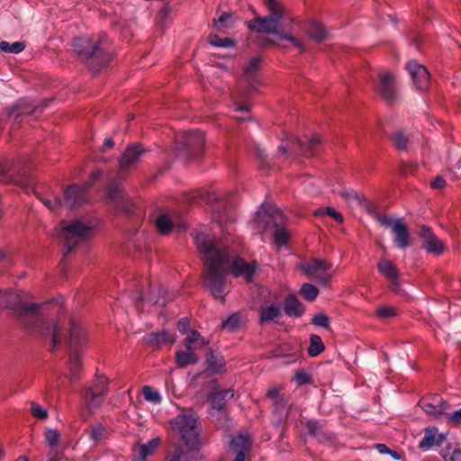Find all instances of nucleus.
<instances>
[{
  "label": "nucleus",
  "mask_w": 461,
  "mask_h": 461,
  "mask_svg": "<svg viewBox=\"0 0 461 461\" xmlns=\"http://www.w3.org/2000/svg\"><path fill=\"white\" fill-rule=\"evenodd\" d=\"M23 292L5 291L0 294V306L9 309L28 332L42 338L50 337V350L59 344L58 325L50 323L41 312L43 304L29 303Z\"/></svg>",
  "instance_id": "1"
},
{
  "label": "nucleus",
  "mask_w": 461,
  "mask_h": 461,
  "mask_svg": "<svg viewBox=\"0 0 461 461\" xmlns=\"http://www.w3.org/2000/svg\"><path fill=\"white\" fill-rule=\"evenodd\" d=\"M197 250L203 254L207 266L204 272V286L217 300H224L226 289V266L230 263V249L219 248L213 240L202 232L192 233Z\"/></svg>",
  "instance_id": "2"
},
{
  "label": "nucleus",
  "mask_w": 461,
  "mask_h": 461,
  "mask_svg": "<svg viewBox=\"0 0 461 461\" xmlns=\"http://www.w3.org/2000/svg\"><path fill=\"white\" fill-rule=\"evenodd\" d=\"M181 442L168 446L164 461H201V423L194 413H179L169 422Z\"/></svg>",
  "instance_id": "3"
},
{
  "label": "nucleus",
  "mask_w": 461,
  "mask_h": 461,
  "mask_svg": "<svg viewBox=\"0 0 461 461\" xmlns=\"http://www.w3.org/2000/svg\"><path fill=\"white\" fill-rule=\"evenodd\" d=\"M72 46L77 56L94 74L106 68L113 54L108 49V41L104 35L82 36L73 40Z\"/></svg>",
  "instance_id": "4"
},
{
  "label": "nucleus",
  "mask_w": 461,
  "mask_h": 461,
  "mask_svg": "<svg viewBox=\"0 0 461 461\" xmlns=\"http://www.w3.org/2000/svg\"><path fill=\"white\" fill-rule=\"evenodd\" d=\"M203 200L210 206L212 219L221 226L235 221L233 204L223 191H209L203 194Z\"/></svg>",
  "instance_id": "5"
},
{
  "label": "nucleus",
  "mask_w": 461,
  "mask_h": 461,
  "mask_svg": "<svg viewBox=\"0 0 461 461\" xmlns=\"http://www.w3.org/2000/svg\"><path fill=\"white\" fill-rule=\"evenodd\" d=\"M257 221L263 224L265 230L274 229L273 240L279 247L286 246L289 239L287 230L283 227L285 217L283 212L272 207L267 210L261 205V210L257 212Z\"/></svg>",
  "instance_id": "6"
},
{
  "label": "nucleus",
  "mask_w": 461,
  "mask_h": 461,
  "mask_svg": "<svg viewBox=\"0 0 461 461\" xmlns=\"http://www.w3.org/2000/svg\"><path fill=\"white\" fill-rule=\"evenodd\" d=\"M86 338V332L80 322L71 318L69 320V330L68 343L70 348L69 355V372L71 379L76 380L79 377L81 370V359L79 348L82 347Z\"/></svg>",
  "instance_id": "7"
},
{
  "label": "nucleus",
  "mask_w": 461,
  "mask_h": 461,
  "mask_svg": "<svg viewBox=\"0 0 461 461\" xmlns=\"http://www.w3.org/2000/svg\"><path fill=\"white\" fill-rule=\"evenodd\" d=\"M212 384L213 386L208 393V401L210 402L211 409L215 411V412H212L211 414L216 421L217 427L223 428L228 426V421L230 420V415L226 409V400L234 397V390L231 388L224 390L220 389L216 380H212Z\"/></svg>",
  "instance_id": "8"
},
{
  "label": "nucleus",
  "mask_w": 461,
  "mask_h": 461,
  "mask_svg": "<svg viewBox=\"0 0 461 461\" xmlns=\"http://www.w3.org/2000/svg\"><path fill=\"white\" fill-rule=\"evenodd\" d=\"M282 21V19L268 14L264 17H256L250 20L248 23V27L250 31L258 33L276 34L279 39L290 41L295 48H297L301 51H303L304 47L301 41L292 36L291 34L284 33L280 30Z\"/></svg>",
  "instance_id": "9"
},
{
  "label": "nucleus",
  "mask_w": 461,
  "mask_h": 461,
  "mask_svg": "<svg viewBox=\"0 0 461 461\" xmlns=\"http://www.w3.org/2000/svg\"><path fill=\"white\" fill-rule=\"evenodd\" d=\"M204 145V135L199 130L185 131L176 138V149L179 155L187 159H197L201 157Z\"/></svg>",
  "instance_id": "10"
},
{
  "label": "nucleus",
  "mask_w": 461,
  "mask_h": 461,
  "mask_svg": "<svg viewBox=\"0 0 461 461\" xmlns=\"http://www.w3.org/2000/svg\"><path fill=\"white\" fill-rule=\"evenodd\" d=\"M0 176L6 178L7 182L20 185L27 193L34 190L35 181L25 165L11 167L0 162Z\"/></svg>",
  "instance_id": "11"
},
{
  "label": "nucleus",
  "mask_w": 461,
  "mask_h": 461,
  "mask_svg": "<svg viewBox=\"0 0 461 461\" xmlns=\"http://www.w3.org/2000/svg\"><path fill=\"white\" fill-rule=\"evenodd\" d=\"M108 393V379L104 375H95L91 386L82 392L86 408L91 411L97 410L104 402Z\"/></svg>",
  "instance_id": "12"
},
{
  "label": "nucleus",
  "mask_w": 461,
  "mask_h": 461,
  "mask_svg": "<svg viewBox=\"0 0 461 461\" xmlns=\"http://www.w3.org/2000/svg\"><path fill=\"white\" fill-rule=\"evenodd\" d=\"M91 230L92 227L90 225L79 220L64 225L62 227V237L67 250L63 253V257H67L81 240L86 238Z\"/></svg>",
  "instance_id": "13"
},
{
  "label": "nucleus",
  "mask_w": 461,
  "mask_h": 461,
  "mask_svg": "<svg viewBox=\"0 0 461 461\" xmlns=\"http://www.w3.org/2000/svg\"><path fill=\"white\" fill-rule=\"evenodd\" d=\"M50 102L51 100L50 99L35 101L29 98H21L16 102L15 104L7 109L6 113L9 119L15 121L23 115H31L43 113Z\"/></svg>",
  "instance_id": "14"
},
{
  "label": "nucleus",
  "mask_w": 461,
  "mask_h": 461,
  "mask_svg": "<svg viewBox=\"0 0 461 461\" xmlns=\"http://www.w3.org/2000/svg\"><path fill=\"white\" fill-rule=\"evenodd\" d=\"M331 265L325 259L313 258L303 265V272L318 284L327 286L330 284Z\"/></svg>",
  "instance_id": "15"
},
{
  "label": "nucleus",
  "mask_w": 461,
  "mask_h": 461,
  "mask_svg": "<svg viewBox=\"0 0 461 461\" xmlns=\"http://www.w3.org/2000/svg\"><path fill=\"white\" fill-rule=\"evenodd\" d=\"M258 267L256 260L247 262L241 257H234L232 258L230 254V263L225 267L227 273L231 274L236 278H243L247 283H252L254 281L255 273Z\"/></svg>",
  "instance_id": "16"
},
{
  "label": "nucleus",
  "mask_w": 461,
  "mask_h": 461,
  "mask_svg": "<svg viewBox=\"0 0 461 461\" xmlns=\"http://www.w3.org/2000/svg\"><path fill=\"white\" fill-rule=\"evenodd\" d=\"M106 196L115 211L124 213L131 212L133 204L120 185L111 183L106 189Z\"/></svg>",
  "instance_id": "17"
},
{
  "label": "nucleus",
  "mask_w": 461,
  "mask_h": 461,
  "mask_svg": "<svg viewBox=\"0 0 461 461\" xmlns=\"http://www.w3.org/2000/svg\"><path fill=\"white\" fill-rule=\"evenodd\" d=\"M419 406L429 415L439 418L450 408L448 402L445 401L439 394H429L422 397Z\"/></svg>",
  "instance_id": "18"
},
{
  "label": "nucleus",
  "mask_w": 461,
  "mask_h": 461,
  "mask_svg": "<svg viewBox=\"0 0 461 461\" xmlns=\"http://www.w3.org/2000/svg\"><path fill=\"white\" fill-rule=\"evenodd\" d=\"M320 144L321 139L315 134L311 138L304 137L303 139L293 140L289 147V151L294 155L310 158L317 153Z\"/></svg>",
  "instance_id": "19"
},
{
  "label": "nucleus",
  "mask_w": 461,
  "mask_h": 461,
  "mask_svg": "<svg viewBox=\"0 0 461 461\" xmlns=\"http://www.w3.org/2000/svg\"><path fill=\"white\" fill-rule=\"evenodd\" d=\"M375 90L384 102L389 104H393L397 99V86L394 76L389 72L382 74L375 86Z\"/></svg>",
  "instance_id": "20"
},
{
  "label": "nucleus",
  "mask_w": 461,
  "mask_h": 461,
  "mask_svg": "<svg viewBox=\"0 0 461 461\" xmlns=\"http://www.w3.org/2000/svg\"><path fill=\"white\" fill-rule=\"evenodd\" d=\"M344 196L347 198H352L358 202L359 205L363 207L366 212L372 216L377 222L380 223L383 227H389L391 225V218L387 215H382L378 210L377 206L367 200L366 197L358 194L357 192L351 190L349 192L344 193Z\"/></svg>",
  "instance_id": "21"
},
{
  "label": "nucleus",
  "mask_w": 461,
  "mask_h": 461,
  "mask_svg": "<svg viewBox=\"0 0 461 461\" xmlns=\"http://www.w3.org/2000/svg\"><path fill=\"white\" fill-rule=\"evenodd\" d=\"M413 84L417 90L423 92L427 90L429 84V73L426 67L415 60L409 61L406 65Z\"/></svg>",
  "instance_id": "22"
},
{
  "label": "nucleus",
  "mask_w": 461,
  "mask_h": 461,
  "mask_svg": "<svg viewBox=\"0 0 461 461\" xmlns=\"http://www.w3.org/2000/svg\"><path fill=\"white\" fill-rule=\"evenodd\" d=\"M146 153L145 149L140 143L129 145L119 159V169L124 172L134 167L142 155Z\"/></svg>",
  "instance_id": "23"
},
{
  "label": "nucleus",
  "mask_w": 461,
  "mask_h": 461,
  "mask_svg": "<svg viewBox=\"0 0 461 461\" xmlns=\"http://www.w3.org/2000/svg\"><path fill=\"white\" fill-rule=\"evenodd\" d=\"M420 236L422 239L421 247L426 249L427 252L438 256L445 251V245L435 236L429 227L422 225Z\"/></svg>",
  "instance_id": "24"
},
{
  "label": "nucleus",
  "mask_w": 461,
  "mask_h": 461,
  "mask_svg": "<svg viewBox=\"0 0 461 461\" xmlns=\"http://www.w3.org/2000/svg\"><path fill=\"white\" fill-rule=\"evenodd\" d=\"M388 228L392 229V231L394 236V245L401 249H407L410 245L411 234L410 231L404 222H402V219H398L393 221L391 218V225Z\"/></svg>",
  "instance_id": "25"
},
{
  "label": "nucleus",
  "mask_w": 461,
  "mask_h": 461,
  "mask_svg": "<svg viewBox=\"0 0 461 461\" xmlns=\"http://www.w3.org/2000/svg\"><path fill=\"white\" fill-rule=\"evenodd\" d=\"M91 184L87 182L85 185H71L64 191L63 203L66 206L73 207L82 203L86 199V193Z\"/></svg>",
  "instance_id": "26"
},
{
  "label": "nucleus",
  "mask_w": 461,
  "mask_h": 461,
  "mask_svg": "<svg viewBox=\"0 0 461 461\" xmlns=\"http://www.w3.org/2000/svg\"><path fill=\"white\" fill-rule=\"evenodd\" d=\"M206 370L211 375H221L226 373V361L221 352L208 348L205 353Z\"/></svg>",
  "instance_id": "27"
},
{
  "label": "nucleus",
  "mask_w": 461,
  "mask_h": 461,
  "mask_svg": "<svg viewBox=\"0 0 461 461\" xmlns=\"http://www.w3.org/2000/svg\"><path fill=\"white\" fill-rule=\"evenodd\" d=\"M261 62L260 57H254L243 68V76L249 87V95L255 92L259 85L258 69Z\"/></svg>",
  "instance_id": "28"
},
{
  "label": "nucleus",
  "mask_w": 461,
  "mask_h": 461,
  "mask_svg": "<svg viewBox=\"0 0 461 461\" xmlns=\"http://www.w3.org/2000/svg\"><path fill=\"white\" fill-rule=\"evenodd\" d=\"M447 439L444 433H438L437 427H427L424 429V437L419 443V448L427 451L433 447H439Z\"/></svg>",
  "instance_id": "29"
},
{
  "label": "nucleus",
  "mask_w": 461,
  "mask_h": 461,
  "mask_svg": "<svg viewBox=\"0 0 461 461\" xmlns=\"http://www.w3.org/2000/svg\"><path fill=\"white\" fill-rule=\"evenodd\" d=\"M302 423L307 429V434L317 438L320 442H330L333 440V434L327 430L320 420L312 419Z\"/></svg>",
  "instance_id": "30"
},
{
  "label": "nucleus",
  "mask_w": 461,
  "mask_h": 461,
  "mask_svg": "<svg viewBox=\"0 0 461 461\" xmlns=\"http://www.w3.org/2000/svg\"><path fill=\"white\" fill-rule=\"evenodd\" d=\"M282 317L281 306L277 303H272L260 307L258 316L259 324L278 323L277 319Z\"/></svg>",
  "instance_id": "31"
},
{
  "label": "nucleus",
  "mask_w": 461,
  "mask_h": 461,
  "mask_svg": "<svg viewBox=\"0 0 461 461\" xmlns=\"http://www.w3.org/2000/svg\"><path fill=\"white\" fill-rule=\"evenodd\" d=\"M283 309L285 314L292 318H301L305 312V306L294 294L285 297Z\"/></svg>",
  "instance_id": "32"
},
{
  "label": "nucleus",
  "mask_w": 461,
  "mask_h": 461,
  "mask_svg": "<svg viewBox=\"0 0 461 461\" xmlns=\"http://www.w3.org/2000/svg\"><path fill=\"white\" fill-rule=\"evenodd\" d=\"M145 343L153 348H158L164 345H173L176 341L175 336L163 330L159 332H150L144 337Z\"/></svg>",
  "instance_id": "33"
},
{
  "label": "nucleus",
  "mask_w": 461,
  "mask_h": 461,
  "mask_svg": "<svg viewBox=\"0 0 461 461\" xmlns=\"http://www.w3.org/2000/svg\"><path fill=\"white\" fill-rule=\"evenodd\" d=\"M286 406L287 402L285 398L272 402V424L277 429L282 427L286 421Z\"/></svg>",
  "instance_id": "34"
},
{
  "label": "nucleus",
  "mask_w": 461,
  "mask_h": 461,
  "mask_svg": "<svg viewBox=\"0 0 461 461\" xmlns=\"http://www.w3.org/2000/svg\"><path fill=\"white\" fill-rule=\"evenodd\" d=\"M175 362L177 368H185L188 366H194L200 360L198 355L185 348V350H177L176 352Z\"/></svg>",
  "instance_id": "35"
},
{
  "label": "nucleus",
  "mask_w": 461,
  "mask_h": 461,
  "mask_svg": "<svg viewBox=\"0 0 461 461\" xmlns=\"http://www.w3.org/2000/svg\"><path fill=\"white\" fill-rule=\"evenodd\" d=\"M232 450L236 451V456L233 461H245V452L250 447L249 438L243 435H239L230 441Z\"/></svg>",
  "instance_id": "36"
},
{
  "label": "nucleus",
  "mask_w": 461,
  "mask_h": 461,
  "mask_svg": "<svg viewBox=\"0 0 461 461\" xmlns=\"http://www.w3.org/2000/svg\"><path fill=\"white\" fill-rule=\"evenodd\" d=\"M208 342L195 330H191L189 334L184 339V345L186 349L195 353L196 350L202 349Z\"/></svg>",
  "instance_id": "37"
},
{
  "label": "nucleus",
  "mask_w": 461,
  "mask_h": 461,
  "mask_svg": "<svg viewBox=\"0 0 461 461\" xmlns=\"http://www.w3.org/2000/svg\"><path fill=\"white\" fill-rule=\"evenodd\" d=\"M393 145L400 151H407L411 145V139L409 134H406L401 130H397L388 135Z\"/></svg>",
  "instance_id": "38"
},
{
  "label": "nucleus",
  "mask_w": 461,
  "mask_h": 461,
  "mask_svg": "<svg viewBox=\"0 0 461 461\" xmlns=\"http://www.w3.org/2000/svg\"><path fill=\"white\" fill-rule=\"evenodd\" d=\"M377 269L382 276H384L391 282L395 283V279H399V270L389 259L383 258L380 262H378Z\"/></svg>",
  "instance_id": "39"
},
{
  "label": "nucleus",
  "mask_w": 461,
  "mask_h": 461,
  "mask_svg": "<svg viewBox=\"0 0 461 461\" xmlns=\"http://www.w3.org/2000/svg\"><path fill=\"white\" fill-rule=\"evenodd\" d=\"M86 431L95 445L103 443L110 436L108 429L101 423L90 426Z\"/></svg>",
  "instance_id": "40"
},
{
  "label": "nucleus",
  "mask_w": 461,
  "mask_h": 461,
  "mask_svg": "<svg viewBox=\"0 0 461 461\" xmlns=\"http://www.w3.org/2000/svg\"><path fill=\"white\" fill-rule=\"evenodd\" d=\"M307 34L310 39L316 42H321L328 38L326 28L316 21L309 23L307 27Z\"/></svg>",
  "instance_id": "41"
},
{
  "label": "nucleus",
  "mask_w": 461,
  "mask_h": 461,
  "mask_svg": "<svg viewBox=\"0 0 461 461\" xmlns=\"http://www.w3.org/2000/svg\"><path fill=\"white\" fill-rule=\"evenodd\" d=\"M161 440L159 438H154L139 447V456L135 461H146L149 456H152L155 450L159 447Z\"/></svg>",
  "instance_id": "42"
},
{
  "label": "nucleus",
  "mask_w": 461,
  "mask_h": 461,
  "mask_svg": "<svg viewBox=\"0 0 461 461\" xmlns=\"http://www.w3.org/2000/svg\"><path fill=\"white\" fill-rule=\"evenodd\" d=\"M325 349V346L319 335L312 334L310 337V346L307 349L310 357H317Z\"/></svg>",
  "instance_id": "43"
},
{
  "label": "nucleus",
  "mask_w": 461,
  "mask_h": 461,
  "mask_svg": "<svg viewBox=\"0 0 461 461\" xmlns=\"http://www.w3.org/2000/svg\"><path fill=\"white\" fill-rule=\"evenodd\" d=\"M156 227L160 234L167 235L173 229V221L167 214H160L156 220Z\"/></svg>",
  "instance_id": "44"
},
{
  "label": "nucleus",
  "mask_w": 461,
  "mask_h": 461,
  "mask_svg": "<svg viewBox=\"0 0 461 461\" xmlns=\"http://www.w3.org/2000/svg\"><path fill=\"white\" fill-rule=\"evenodd\" d=\"M26 44L24 41H15L9 43L8 41H2L0 42V51L6 53L18 54L24 50Z\"/></svg>",
  "instance_id": "45"
},
{
  "label": "nucleus",
  "mask_w": 461,
  "mask_h": 461,
  "mask_svg": "<svg viewBox=\"0 0 461 461\" xmlns=\"http://www.w3.org/2000/svg\"><path fill=\"white\" fill-rule=\"evenodd\" d=\"M319 293L318 287L310 283H304L300 289V294L309 302L315 301Z\"/></svg>",
  "instance_id": "46"
},
{
  "label": "nucleus",
  "mask_w": 461,
  "mask_h": 461,
  "mask_svg": "<svg viewBox=\"0 0 461 461\" xmlns=\"http://www.w3.org/2000/svg\"><path fill=\"white\" fill-rule=\"evenodd\" d=\"M265 5L269 11V14L279 19H284L285 9L279 0H265Z\"/></svg>",
  "instance_id": "47"
},
{
  "label": "nucleus",
  "mask_w": 461,
  "mask_h": 461,
  "mask_svg": "<svg viewBox=\"0 0 461 461\" xmlns=\"http://www.w3.org/2000/svg\"><path fill=\"white\" fill-rule=\"evenodd\" d=\"M208 41L211 45L219 48H230L234 47L235 41L231 38H221L218 34H210L208 37Z\"/></svg>",
  "instance_id": "48"
},
{
  "label": "nucleus",
  "mask_w": 461,
  "mask_h": 461,
  "mask_svg": "<svg viewBox=\"0 0 461 461\" xmlns=\"http://www.w3.org/2000/svg\"><path fill=\"white\" fill-rule=\"evenodd\" d=\"M445 461H461V448H453L449 444L441 451Z\"/></svg>",
  "instance_id": "49"
},
{
  "label": "nucleus",
  "mask_w": 461,
  "mask_h": 461,
  "mask_svg": "<svg viewBox=\"0 0 461 461\" xmlns=\"http://www.w3.org/2000/svg\"><path fill=\"white\" fill-rule=\"evenodd\" d=\"M232 16L230 13H222L218 19L213 20V27L217 31H222L231 26Z\"/></svg>",
  "instance_id": "50"
},
{
  "label": "nucleus",
  "mask_w": 461,
  "mask_h": 461,
  "mask_svg": "<svg viewBox=\"0 0 461 461\" xmlns=\"http://www.w3.org/2000/svg\"><path fill=\"white\" fill-rule=\"evenodd\" d=\"M312 324L322 329L329 330L330 328V319L325 313H317L312 317Z\"/></svg>",
  "instance_id": "51"
},
{
  "label": "nucleus",
  "mask_w": 461,
  "mask_h": 461,
  "mask_svg": "<svg viewBox=\"0 0 461 461\" xmlns=\"http://www.w3.org/2000/svg\"><path fill=\"white\" fill-rule=\"evenodd\" d=\"M31 406V413L32 415L41 420H46L49 417L48 411L41 407L39 403L35 402H30Z\"/></svg>",
  "instance_id": "52"
},
{
  "label": "nucleus",
  "mask_w": 461,
  "mask_h": 461,
  "mask_svg": "<svg viewBox=\"0 0 461 461\" xmlns=\"http://www.w3.org/2000/svg\"><path fill=\"white\" fill-rule=\"evenodd\" d=\"M142 393L144 399L153 403H159L161 402V396L158 392L153 390L150 386L145 385L142 388Z\"/></svg>",
  "instance_id": "53"
},
{
  "label": "nucleus",
  "mask_w": 461,
  "mask_h": 461,
  "mask_svg": "<svg viewBox=\"0 0 461 461\" xmlns=\"http://www.w3.org/2000/svg\"><path fill=\"white\" fill-rule=\"evenodd\" d=\"M60 439V433L55 429H48L45 431V440L48 445L54 448L58 446Z\"/></svg>",
  "instance_id": "54"
},
{
  "label": "nucleus",
  "mask_w": 461,
  "mask_h": 461,
  "mask_svg": "<svg viewBox=\"0 0 461 461\" xmlns=\"http://www.w3.org/2000/svg\"><path fill=\"white\" fill-rule=\"evenodd\" d=\"M240 320L238 314H231L221 322V328L229 331H234L239 328Z\"/></svg>",
  "instance_id": "55"
},
{
  "label": "nucleus",
  "mask_w": 461,
  "mask_h": 461,
  "mask_svg": "<svg viewBox=\"0 0 461 461\" xmlns=\"http://www.w3.org/2000/svg\"><path fill=\"white\" fill-rule=\"evenodd\" d=\"M322 214H327V215L330 216L332 219H334L335 221H337L339 223L343 222L342 214L340 212H337L332 207H326L323 209L321 208L315 212V215H322Z\"/></svg>",
  "instance_id": "56"
},
{
  "label": "nucleus",
  "mask_w": 461,
  "mask_h": 461,
  "mask_svg": "<svg viewBox=\"0 0 461 461\" xmlns=\"http://www.w3.org/2000/svg\"><path fill=\"white\" fill-rule=\"evenodd\" d=\"M294 380L299 386L310 384L312 383V375L304 370H299L295 372Z\"/></svg>",
  "instance_id": "57"
},
{
  "label": "nucleus",
  "mask_w": 461,
  "mask_h": 461,
  "mask_svg": "<svg viewBox=\"0 0 461 461\" xmlns=\"http://www.w3.org/2000/svg\"><path fill=\"white\" fill-rule=\"evenodd\" d=\"M376 315L381 319H391L396 316V312L391 306H383L376 310Z\"/></svg>",
  "instance_id": "58"
},
{
  "label": "nucleus",
  "mask_w": 461,
  "mask_h": 461,
  "mask_svg": "<svg viewBox=\"0 0 461 461\" xmlns=\"http://www.w3.org/2000/svg\"><path fill=\"white\" fill-rule=\"evenodd\" d=\"M172 12V7L167 3L166 4L158 13V19L159 20V23L161 27H164V24L168 18L170 13Z\"/></svg>",
  "instance_id": "59"
},
{
  "label": "nucleus",
  "mask_w": 461,
  "mask_h": 461,
  "mask_svg": "<svg viewBox=\"0 0 461 461\" xmlns=\"http://www.w3.org/2000/svg\"><path fill=\"white\" fill-rule=\"evenodd\" d=\"M447 421L453 427L461 426V409L456 410L452 413H449L447 415Z\"/></svg>",
  "instance_id": "60"
},
{
  "label": "nucleus",
  "mask_w": 461,
  "mask_h": 461,
  "mask_svg": "<svg viewBox=\"0 0 461 461\" xmlns=\"http://www.w3.org/2000/svg\"><path fill=\"white\" fill-rule=\"evenodd\" d=\"M39 198L44 203V205H46L50 210H54L56 207L64 203L63 201L61 200V198L58 197V196L54 197L53 200L48 199V198H42L40 196H39Z\"/></svg>",
  "instance_id": "61"
},
{
  "label": "nucleus",
  "mask_w": 461,
  "mask_h": 461,
  "mask_svg": "<svg viewBox=\"0 0 461 461\" xmlns=\"http://www.w3.org/2000/svg\"><path fill=\"white\" fill-rule=\"evenodd\" d=\"M266 396H267V399L271 400L272 402H276L277 400H282V399L285 398L284 395L280 394V391L276 387L269 388L267 391Z\"/></svg>",
  "instance_id": "62"
},
{
  "label": "nucleus",
  "mask_w": 461,
  "mask_h": 461,
  "mask_svg": "<svg viewBox=\"0 0 461 461\" xmlns=\"http://www.w3.org/2000/svg\"><path fill=\"white\" fill-rule=\"evenodd\" d=\"M446 180L441 176H437L429 184L432 189L440 190L446 186Z\"/></svg>",
  "instance_id": "63"
},
{
  "label": "nucleus",
  "mask_w": 461,
  "mask_h": 461,
  "mask_svg": "<svg viewBox=\"0 0 461 461\" xmlns=\"http://www.w3.org/2000/svg\"><path fill=\"white\" fill-rule=\"evenodd\" d=\"M190 321L188 318H181L177 322V330L180 333L185 334L189 331Z\"/></svg>",
  "instance_id": "64"
}]
</instances>
